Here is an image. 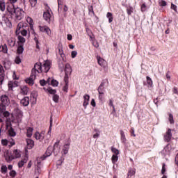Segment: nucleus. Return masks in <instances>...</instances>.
I'll return each mask as SVG.
<instances>
[{
	"label": "nucleus",
	"instance_id": "obj_1",
	"mask_svg": "<svg viewBox=\"0 0 178 178\" xmlns=\"http://www.w3.org/2000/svg\"><path fill=\"white\" fill-rule=\"evenodd\" d=\"M10 3L7 6V11L11 16H15L17 20H22L23 18V10L19 7H15L13 3H16L17 0H9Z\"/></svg>",
	"mask_w": 178,
	"mask_h": 178
},
{
	"label": "nucleus",
	"instance_id": "obj_2",
	"mask_svg": "<svg viewBox=\"0 0 178 178\" xmlns=\"http://www.w3.org/2000/svg\"><path fill=\"white\" fill-rule=\"evenodd\" d=\"M49 69H51V65L48 61H46L43 65H41V63H36L31 70V73L37 76L39 73H48Z\"/></svg>",
	"mask_w": 178,
	"mask_h": 178
},
{
	"label": "nucleus",
	"instance_id": "obj_3",
	"mask_svg": "<svg viewBox=\"0 0 178 178\" xmlns=\"http://www.w3.org/2000/svg\"><path fill=\"white\" fill-rule=\"evenodd\" d=\"M106 83H108V79H103L102 81L101 84L97 88L99 94H105V84H106Z\"/></svg>",
	"mask_w": 178,
	"mask_h": 178
},
{
	"label": "nucleus",
	"instance_id": "obj_4",
	"mask_svg": "<svg viewBox=\"0 0 178 178\" xmlns=\"http://www.w3.org/2000/svg\"><path fill=\"white\" fill-rule=\"evenodd\" d=\"M97 60L98 65L101 66L102 67H104V69H106L108 66V63H106V60H105L104 58H101L99 56H97Z\"/></svg>",
	"mask_w": 178,
	"mask_h": 178
},
{
	"label": "nucleus",
	"instance_id": "obj_5",
	"mask_svg": "<svg viewBox=\"0 0 178 178\" xmlns=\"http://www.w3.org/2000/svg\"><path fill=\"white\" fill-rule=\"evenodd\" d=\"M39 29L41 33H45L49 37H51V29L47 26H39Z\"/></svg>",
	"mask_w": 178,
	"mask_h": 178
},
{
	"label": "nucleus",
	"instance_id": "obj_6",
	"mask_svg": "<svg viewBox=\"0 0 178 178\" xmlns=\"http://www.w3.org/2000/svg\"><path fill=\"white\" fill-rule=\"evenodd\" d=\"M44 136L45 131H42L41 133L38 131L35 132L33 135V137H35L36 140H40V141H42L44 140Z\"/></svg>",
	"mask_w": 178,
	"mask_h": 178
},
{
	"label": "nucleus",
	"instance_id": "obj_7",
	"mask_svg": "<svg viewBox=\"0 0 178 178\" xmlns=\"http://www.w3.org/2000/svg\"><path fill=\"white\" fill-rule=\"evenodd\" d=\"M35 77H37V75H35L33 73H31V76L29 78H27L25 81L27 83V84H29V86H33L34 84V80H35Z\"/></svg>",
	"mask_w": 178,
	"mask_h": 178
},
{
	"label": "nucleus",
	"instance_id": "obj_8",
	"mask_svg": "<svg viewBox=\"0 0 178 178\" xmlns=\"http://www.w3.org/2000/svg\"><path fill=\"white\" fill-rule=\"evenodd\" d=\"M26 22H27V23H29V24L30 26L31 33L32 34H34V21L33 20V18L28 17L26 18Z\"/></svg>",
	"mask_w": 178,
	"mask_h": 178
},
{
	"label": "nucleus",
	"instance_id": "obj_9",
	"mask_svg": "<svg viewBox=\"0 0 178 178\" xmlns=\"http://www.w3.org/2000/svg\"><path fill=\"white\" fill-rule=\"evenodd\" d=\"M164 140L166 143H169L172 140V129H168L164 135Z\"/></svg>",
	"mask_w": 178,
	"mask_h": 178
},
{
	"label": "nucleus",
	"instance_id": "obj_10",
	"mask_svg": "<svg viewBox=\"0 0 178 178\" xmlns=\"http://www.w3.org/2000/svg\"><path fill=\"white\" fill-rule=\"evenodd\" d=\"M52 152H54V150L52 149V147H49L46 151V153L41 157V159L44 161L45 158H48V156H51L52 154Z\"/></svg>",
	"mask_w": 178,
	"mask_h": 178
},
{
	"label": "nucleus",
	"instance_id": "obj_11",
	"mask_svg": "<svg viewBox=\"0 0 178 178\" xmlns=\"http://www.w3.org/2000/svg\"><path fill=\"white\" fill-rule=\"evenodd\" d=\"M1 102L3 105H9L10 104V100L6 95H3L1 97Z\"/></svg>",
	"mask_w": 178,
	"mask_h": 178
},
{
	"label": "nucleus",
	"instance_id": "obj_12",
	"mask_svg": "<svg viewBox=\"0 0 178 178\" xmlns=\"http://www.w3.org/2000/svg\"><path fill=\"white\" fill-rule=\"evenodd\" d=\"M20 104L22 105V106H29L30 104V98L29 97H24L22 99H21Z\"/></svg>",
	"mask_w": 178,
	"mask_h": 178
},
{
	"label": "nucleus",
	"instance_id": "obj_13",
	"mask_svg": "<svg viewBox=\"0 0 178 178\" xmlns=\"http://www.w3.org/2000/svg\"><path fill=\"white\" fill-rule=\"evenodd\" d=\"M43 17L44 19V20H46V22H47L48 23H51V13H49V11H47L44 12L43 14Z\"/></svg>",
	"mask_w": 178,
	"mask_h": 178
},
{
	"label": "nucleus",
	"instance_id": "obj_14",
	"mask_svg": "<svg viewBox=\"0 0 178 178\" xmlns=\"http://www.w3.org/2000/svg\"><path fill=\"white\" fill-rule=\"evenodd\" d=\"M59 140H57L54 145V148L52 147V149L54 152V154H56V155H58V154H59Z\"/></svg>",
	"mask_w": 178,
	"mask_h": 178
},
{
	"label": "nucleus",
	"instance_id": "obj_15",
	"mask_svg": "<svg viewBox=\"0 0 178 178\" xmlns=\"http://www.w3.org/2000/svg\"><path fill=\"white\" fill-rule=\"evenodd\" d=\"M70 148V143L65 144L63 147V151H62L63 154L64 155H66V154L69 152Z\"/></svg>",
	"mask_w": 178,
	"mask_h": 178
},
{
	"label": "nucleus",
	"instance_id": "obj_16",
	"mask_svg": "<svg viewBox=\"0 0 178 178\" xmlns=\"http://www.w3.org/2000/svg\"><path fill=\"white\" fill-rule=\"evenodd\" d=\"M29 90L27 86H22L21 87L20 94H22V95H27V94H29Z\"/></svg>",
	"mask_w": 178,
	"mask_h": 178
},
{
	"label": "nucleus",
	"instance_id": "obj_17",
	"mask_svg": "<svg viewBox=\"0 0 178 178\" xmlns=\"http://www.w3.org/2000/svg\"><path fill=\"white\" fill-rule=\"evenodd\" d=\"M120 136L121 143H122V144H126L127 139L126 138V135L124 134V131H123V130H120Z\"/></svg>",
	"mask_w": 178,
	"mask_h": 178
},
{
	"label": "nucleus",
	"instance_id": "obj_18",
	"mask_svg": "<svg viewBox=\"0 0 178 178\" xmlns=\"http://www.w3.org/2000/svg\"><path fill=\"white\" fill-rule=\"evenodd\" d=\"M27 148L31 149L34 147V140L31 139H26Z\"/></svg>",
	"mask_w": 178,
	"mask_h": 178
},
{
	"label": "nucleus",
	"instance_id": "obj_19",
	"mask_svg": "<svg viewBox=\"0 0 178 178\" xmlns=\"http://www.w3.org/2000/svg\"><path fill=\"white\" fill-rule=\"evenodd\" d=\"M65 73L66 75L72 74V67H70V65H65Z\"/></svg>",
	"mask_w": 178,
	"mask_h": 178
},
{
	"label": "nucleus",
	"instance_id": "obj_20",
	"mask_svg": "<svg viewBox=\"0 0 178 178\" xmlns=\"http://www.w3.org/2000/svg\"><path fill=\"white\" fill-rule=\"evenodd\" d=\"M6 9V3H5V0H1L0 1V10L1 12H5Z\"/></svg>",
	"mask_w": 178,
	"mask_h": 178
},
{
	"label": "nucleus",
	"instance_id": "obj_21",
	"mask_svg": "<svg viewBox=\"0 0 178 178\" xmlns=\"http://www.w3.org/2000/svg\"><path fill=\"white\" fill-rule=\"evenodd\" d=\"M0 52H3V54H8V45H6V44H1L0 46Z\"/></svg>",
	"mask_w": 178,
	"mask_h": 178
},
{
	"label": "nucleus",
	"instance_id": "obj_22",
	"mask_svg": "<svg viewBox=\"0 0 178 178\" xmlns=\"http://www.w3.org/2000/svg\"><path fill=\"white\" fill-rule=\"evenodd\" d=\"M26 130V136L29 137V138H31V137L33 136V131H34V129L33 127H27Z\"/></svg>",
	"mask_w": 178,
	"mask_h": 178
},
{
	"label": "nucleus",
	"instance_id": "obj_23",
	"mask_svg": "<svg viewBox=\"0 0 178 178\" xmlns=\"http://www.w3.org/2000/svg\"><path fill=\"white\" fill-rule=\"evenodd\" d=\"M24 51V48L23 47V44H19V45L17 47V54H18V55H22V54H23Z\"/></svg>",
	"mask_w": 178,
	"mask_h": 178
},
{
	"label": "nucleus",
	"instance_id": "obj_24",
	"mask_svg": "<svg viewBox=\"0 0 178 178\" xmlns=\"http://www.w3.org/2000/svg\"><path fill=\"white\" fill-rule=\"evenodd\" d=\"M134 175H136V169L129 168L127 174L128 177H131V176H134Z\"/></svg>",
	"mask_w": 178,
	"mask_h": 178
},
{
	"label": "nucleus",
	"instance_id": "obj_25",
	"mask_svg": "<svg viewBox=\"0 0 178 178\" xmlns=\"http://www.w3.org/2000/svg\"><path fill=\"white\" fill-rule=\"evenodd\" d=\"M51 79H48L47 81H45L44 79L40 81V84L42 86V87H44V86H47V84H49Z\"/></svg>",
	"mask_w": 178,
	"mask_h": 178
},
{
	"label": "nucleus",
	"instance_id": "obj_26",
	"mask_svg": "<svg viewBox=\"0 0 178 178\" xmlns=\"http://www.w3.org/2000/svg\"><path fill=\"white\" fill-rule=\"evenodd\" d=\"M13 156L15 158H20L22 156V154L18 149L13 150Z\"/></svg>",
	"mask_w": 178,
	"mask_h": 178
},
{
	"label": "nucleus",
	"instance_id": "obj_27",
	"mask_svg": "<svg viewBox=\"0 0 178 178\" xmlns=\"http://www.w3.org/2000/svg\"><path fill=\"white\" fill-rule=\"evenodd\" d=\"M106 17L108 18V23L113 22V15L111 13H107Z\"/></svg>",
	"mask_w": 178,
	"mask_h": 178
},
{
	"label": "nucleus",
	"instance_id": "obj_28",
	"mask_svg": "<svg viewBox=\"0 0 178 178\" xmlns=\"http://www.w3.org/2000/svg\"><path fill=\"white\" fill-rule=\"evenodd\" d=\"M118 159H119V157L118 156V155L113 154V156L111 157L112 163H113V165H115V163H116L118 162Z\"/></svg>",
	"mask_w": 178,
	"mask_h": 178
},
{
	"label": "nucleus",
	"instance_id": "obj_29",
	"mask_svg": "<svg viewBox=\"0 0 178 178\" xmlns=\"http://www.w3.org/2000/svg\"><path fill=\"white\" fill-rule=\"evenodd\" d=\"M133 6H129V7L127 8V13L128 16H131V13H133Z\"/></svg>",
	"mask_w": 178,
	"mask_h": 178
},
{
	"label": "nucleus",
	"instance_id": "obj_30",
	"mask_svg": "<svg viewBox=\"0 0 178 178\" xmlns=\"http://www.w3.org/2000/svg\"><path fill=\"white\" fill-rule=\"evenodd\" d=\"M47 91L49 92V94H51V95H54L56 94V90H54L52 89V88L51 87H49L47 89Z\"/></svg>",
	"mask_w": 178,
	"mask_h": 178
},
{
	"label": "nucleus",
	"instance_id": "obj_31",
	"mask_svg": "<svg viewBox=\"0 0 178 178\" xmlns=\"http://www.w3.org/2000/svg\"><path fill=\"white\" fill-rule=\"evenodd\" d=\"M98 98L100 102H104V99H105V93H99Z\"/></svg>",
	"mask_w": 178,
	"mask_h": 178
},
{
	"label": "nucleus",
	"instance_id": "obj_32",
	"mask_svg": "<svg viewBox=\"0 0 178 178\" xmlns=\"http://www.w3.org/2000/svg\"><path fill=\"white\" fill-rule=\"evenodd\" d=\"M6 111V104H0V113H3Z\"/></svg>",
	"mask_w": 178,
	"mask_h": 178
},
{
	"label": "nucleus",
	"instance_id": "obj_33",
	"mask_svg": "<svg viewBox=\"0 0 178 178\" xmlns=\"http://www.w3.org/2000/svg\"><path fill=\"white\" fill-rule=\"evenodd\" d=\"M18 40L23 45L24 42H26V38H24L23 36L19 35L18 36Z\"/></svg>",
	"mask_w": 178,
	"mask_h": 178
},
{
	"label": "nucleus",
	"instance_id": "obj_34",
	"mask_svg": "<svg viewBox=\"0 0 178 178\" xmlns=\"http://www.w3.org/2000/svg\"><path fill=\"white\" fill-rule=\"evenodd\" d=\"M168 120L170 124H175V120L173 119V115L171 113L169 114Z\"/></svg>",
	"mask_w": 178,
	"mask_h": 178
},
{
	"label": "nucleus",
	"instance_id": "obj_35",
	"mask_svg": "<svg viewBox=\"0 0 178 178\" xmlns=\"http://www.w3.org/2000/svg\"><path fill=\"white\" fill-rule=\"evenodd\" d=\"M111 152H113L114 155H119V149H116V147H111Z\"/></svg>",
	"mask_w": 178,
	"mask_h": 178
},
{
	"label": "nucleus",
	"instance_id": "obj_36",
	"mask_svg": "<svg viewBox=\"0 0 178 178\" xmlns=\"http://www.w3.org/2000/svg\"><path fill=\"white\" fill-rule=\"evenodd\" d=\"M146 79H147V83L148 86H149L150 87H152L153 82H152V79H151V77L147 76Z\"/></svg>",
	"mask_w": 178,
	"mask_h": 178
},
{
	"label": "nucleus",
	"instance_id": "obj_37",
	"mask_svg": "<svg viewBox=\"0 0 178 178\" xmlns=\"http://www.w3.org/2000/svg\"><path fill=\"white\" fill-rule=\"evenodd\" d=\"M8 90L9 91H12L13 90V87H15V85L13 84V81H9L8 83Z\"/></svg>",
	"mask_w": 178,
	"mask_h": 178
},
{
	"label": "nucleus",
	"instance_id": "obj_38",
	"mask_svg": "<svg viewBox=\"0 0 178 178\" xmlns=\"http://www.w3.org/2000/svg\"><path fill=\"white\" fill-rule=\"evenodd\" d=\"M59 84V82H58V81L55 80V79H52L51 81V85L53 86V87H58Z\"/></svg>",
	"mask_w": 178,
	"mask_h": 178
},
{
	"label": "nucleus",
	"instance_id": "obj_39",
	"mask_svg": "<svg viewBox=\"0 0 178 178\" xmlns=\"http://www.w3.org/2000/svg\"><path fill=\"white\" fill-rule=\"evenodd\" d=\"M15 62L17 65H20L22 63V58H20V56H17Z\"/></svg>",
	"mask_w": 178,
	"mask_h": 178
},
{
	"label": "nucleus",
	"instance_id": "obj_40",
	"mask_svg": "<svg viewBox=\"0 0 178 178\" xmlns=\"http://www.w3.org/2000/svg\"><path fill=\"white\" fill-rule=\"evenodd\" d=\"M145 10H147V5L145 4V3H143L141 6H140V12H145Z\"/></svg>",
	"mask_w": 178,
	"mask_h": 178
},
{
	"label": "nucleus",
	"instance_id": "obj_41",
	"mask_svg": "<svg viewBox=\"0 0 178 178\" xmlns=\"http://www.w3.org/2000/svg\"><path fill=\"white\" fill-rule=\"evenodd\" d=\"M159 6H166V5H168V3H166V1L165 0H161L159 1Z\"/></svg>",
	"mask_w": 178,
	"mask_h": 178
},
{
	"label": "nucleus",
	"instance_id": "obj_42",
	"mask_svg": "<svg viewBox=\"0 0 178 178\" xmlns=\"http://www.w3.org/2000/svg\"><path fill=\"white\" fill-rule=\"evenodd\" d=\"M22 27H23V23L19 22L17 26L16 33H19V31H20Z\"/></svg>",
	"mask_w": 178,
	"mask_h": 178
},
{
	"label": "nucleus",
	"instance_id": "obj_43",
	"mask_svg": "<svg viewBox=\"0 0 178 178\" xmlns=\"http://www.w3.org/2000/svg\"><path fill=\"white\" fill-rule=\"evenodd\" d=\"M1 173H6L8 172V167L6 165H1Z\"/></svg>",
	"mask_w": 178,
	"mask_h": 178
},
{
	"label": "nucleus",
	"instance_id": "obj_44",
	"mask_svg": "<svg viewBox=\"0 0 178 178\" xmlns=\"http://www.w3.org/2000/svg\"><path fill=\"white\" fill-rule=\"evenodd\" d=\"M53 101L55 102L56 104L59 102V95H56V93L53 95Z\"/></svg>",
	"mask_w": 178,
	"mask_h": 178
},
{
	"label": "nucleus",
	"instance_id": "obj_45",
	"mask_svg": "<svg viewBox=\"0 0 178 178\" xmlns=\"http://www.w3.org/2000/svg\"><path fill=\"white\" fill-rule=\"evenodd\" d=\"M165 172H166V164L163 163L162 169H161V175H165Z\"/></svg>",
	"mask_w": 178,
	"mask_h": 178
},
{
	"label": "nucleus",
	"instance_id": "obj_46",
	"mask_svg": "<svg viewBox=\"0 0 178 178\" xmlns=\"http://www.w3.org/2000/svg\"><path fill=\"white\" fill-rule=\"evenodd\" d=\"M4 80H5V75L3 74H0V86H2Z\"/></svg>",
	"mask_w": 178,
	"mask_h": 178
},
{
	"label": "nucleus",
	"instance_id": "obj_47",
	"mask_svg": "<svg viewBox=\"0 0 178 178\" xmlns=\"http://www.w3.org/2000/svg\"><path fill=\"white\" fill-rule=\"evenodd\" d=\"M9 135L11 137H15V136H16V132H15V130H13V129L9 130Z\"/></svg>",
	"mask_w": 178,
	"mask_h": 178
},
{
	"label": "nucleus",
	"instance_id": "obj_48",
	"mask_svg": "<svg viewBox=\"0 0 178 178\" xmlns=\"http://www.w3.org/2000/svg\"><path fill=\"white\" fill-rule=\"evenodd\" d=\"M29 1L32 8H34L37 5V0H29Z\"/></svg>",
	"mask_w": 178,
	"mask_h": 178
},
{
	"label": "nucleus",
	"instance_id": "obj_49",
	"mask_svg": "<svg viewBox=\"0 0 178 178\" xmlns=\"http://www.w3.org/2000/svg\"><path fill=\"white\" fill-rule=\"evenodd\" d=\"M1 113L3 114V116L4 118H9V116H10V113H9V111H5L4 112H3Z\"/></svg>",
	"mask_w": 178,
	"mask_h": 178
},
{
	"label": "nucleus",
	"instance_id": "obj_50",
	"mask_svg": "<svg viewBox=\"0 0 178 178\" xmlns=\"http://www.w3.org/2000/svg\"><path fill=\"white\" fill-rule=\"evenodd\" d=\"M95 131L97 133L93 135V138H98V137H99V131L97 129H95Z\"/></svg>",
	"mask_w": 178,
	"mask_h": 178
},
{
	"label": "nucleus",
	"instance_id": "obj_51",
	"mask_svg": "<svg viewBox=\"0 0 178 178\" xmlns=\"http://www.w3.org/2000/svg\"><path fill=\"white\" fill-rule=\"evenodd\" d=\"M51 127H52V117H51V118H50V126H49V131L47 132V134H49V136H51Z\"/></svg>",
	"mask_w": 178,
	"mask_h": 178
},
{
	"label": "nucleus",
	"instance_id": "obj_52",
	"mask_svg": "<svg viewBox=\"0 0 178 178\" xmlns=\"http://www.w3.org/2000/svg\"><path fill=\"white\" fill-rule=\"evenodd\" d=\"M16 175H17L16 171L13 170L10 172V176L13 178L16 177Z\"/></svg>",
	"mask_w": 178,
	"mask_h": 178
},
{
	"label": "nucleus",
	"instance_id": "obj_53",
	"mask_svg": "<svg viewBox=\"0 0 178 178\" xmlns=\"http://www.w3.org/2000/svg\"><path fill=\"white\" fill-rule=\"evenodd\" d=\"M88 12L89 13H92V15H95V13H94V8L92 6L88 7Z\"/></svg>",
	"mask_w": 178,
	"mask_h": 178
},
{
	"label": "nucleus",
	"instance_id": "obj_54",
	"mask_svg": "<svg viewBox=\"0 0 178 178\" xmlns=\"http://www.w3.org/2000/svg\"><path fill=\"white\" fill-rule=\"evenodd\" d=\"M64 81L65 84H69V75H65L64 76Z\"/></svg>",
	"mask_w": 178,
	"mask_h": 178
},
{
	"label": "nucleus",
	"instance_id": "obj_55",
	"mask_svg": "<svg viewBox=\"0 0 178 178\" xmlns=\"http://www.w3.org/2000/svg\"><path fill=\"white\" fill-rule=\"evenodd\" d=\"M69 88V83H65V85L64 86V87L63 88V91H65V92H67V90Z\"/></svg>",
	"mask_w": 178,
	"mask_h": 178
},
{
	"label": "nucleus",
	"instance_id": "obj_56",
	"mask_svg": "<svg viewBox=\"0 0 178 178\" xmlns=\"http://www.w3.org/2000/svg\"><path fill=\"white\" fill-rule=\"evenodd\" d=\"M1 144H2V145H4L5 147H6V145H8V140L2 139Z\"/></svg>",
	"mask_w": 178,
	"mask_h": 178
},
{
	"label": "nucleus",
	"instance_id": "obj_57",
	"mask_svg": "<svg viewBox=\"0 0 178 178\" xmlns=\"http://www.w3.org/2000/svg\"><path fill=\"white\" fill-rule=\"evenodd\" d=\"M108 105L113 108V111H115V106L113 105V101L112 99L109 100Z\"/></svg>",
	"mask_w": 178,
	"mask_h": 178
},
{
	"label": "nucleus",
	"instance_id": "obj_58",
	"mask_svg": "<svg viewBox=\"0 0 178 178\" xmlns=\"http://www.w3.org/2000/svg\"><path fill=\"white\" fill-rule=\"evenodd\" d=\"M90 105H92V106H93V108H95V106H97V104L95 103V99H92Z\"/></svg>",
	"mask_w": 178,
	"mask_h": 178
},
{
	"label": "nucleus",
	"instance_id": "obj_59",
	"mask_svg": "<svg viewBox=\"0 0 178 178\" xmlns=\"http://www.w3.org/2000/svg\"><path fill=\"white\" fill-rule=\"evenodd\" d=\"M21 34H22V35H23L24 37H26V35H27V30L23 29V30L21 31Z\"/></svg>",
	"mask_w": 178,
	"mask_h": 178
},
{
	"label": "nucleus",
	"instance_id": "obj_60",
	"mask_svg": "<svg viewBox=\"0 0 178 178\" xmlns=\"http://www.w3.org/2000/svg\"><path fill=\"white\" fill-rule=\"evenodd\" d=\"M83 99H84V101L90 102V95H85L83 96Z\"/></svg>",
	"mask_w": 178,
	"mask_h": 178
},
{
	"label": "nucleus",
	"instance_id": "obj_61",
	"mask_svg": "<svg viewBox=\"0 0 178 178\" xmlns=\"http://www.w3.org/2000/svg\"><path fill=\"white\" fill-rule=\"evenodd\" d=\"M71 56H72V58H75L76 56H77V51H72V53H71Z\"/></svg>",
	"mask_w": 178,
	"mask_h": 178
},
{
	"label": "nucleus",
	"instance_id": "obj_62",
	"mask_svg": "<svg viewBox=\"0 0 178 178\" xmlns=\"http://www.w3.org/2000/svg\"><path fill=\"white\" fill-rule=\"evenodd\" d=\"M172 92L174 94H177L178 95V89H177V87H174L173 89H172Z\"/></svg>",
	"mask_w": 178,
	"mask_h": 178
},
{
	"label": "nucleus",
	"instance_id": "obj_63",
	"mask_svg": "<svg viewBox=\"0 0 178 178\" xmlns=\"http://www.w3.org/2000/svg\"><path fill=\"white\" fill-rule=\"evenodd\" d=\"M15 41L13 40H8V45H10V47H13L15 45Z\"/></svg>",
	"mask_w": 178,
	"mask_h": 178
},
{
	"label": "nucleus",
	"instance_id": "obj_64",
	"mask_svg": "<svg viewBox=\"0 0 178 178\" xmlns=\"http://www.w3.org/2000/svg\"><path fill=\"white\" fill-rule=\"evenodd\" d=\"M23 166H24V163L22 161H19L18 163V167L19 168H23Z\"/></svg>",
	"mask_w": 178,
	"mask_h": 178
}]
</instances>
